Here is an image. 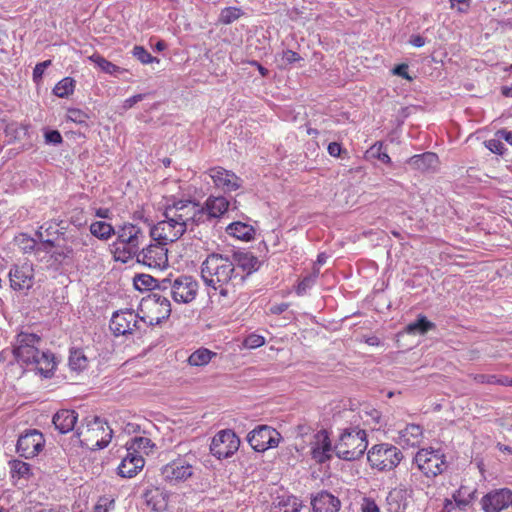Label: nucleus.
Instances as JSON below:
<instances>
[{"label": "nucleus", "instance_id": "cd10ccee", "mask_svg": "<svg viewBox=\"0 0 512 512\" xmlns=\"http://www.w3.org/2000/svg\"><path fill=\"white\" fill-rule=\"evenodd\" d=\"M226 232L239 240L250 241L254 239L255 229L243 222H233L226 228Z\"/></svg>", "mask_w": 512, "mask_h": 512}, {"label": "nucleus", "instance_id": "20e7f679", "mask_svg": "<svg viewBox=\"0 0 512 512\" xmlns=\"http://www.w3.org/2000/svg\"><path fill=\"white\" fill-rule=\"evenodd\" d=\"M117 241L114 244L115 260L123 263L133 259L141 250L147 235L145 230L137 224L124 223L116 231Z\"/></svg>", "mask_w": 512, "mask_h": 512}, {"label": "nucleus", "instance_id": "c9c22d12", "mask_svg": "<svg viewBox=\"0 0 512 512\" xmlns=\"http://www.w3.org/2000/svg\"><path fill=\"white\" fill-rule=\"evenodd\" d=\"M434 328V323L430 322L425 316H419L418 319L407 326V332L425 334Z\"/></svg>", "mask_w": 512, "mask_h": 512}, {"label": "nucleus", "instance_id": "9b49d317", "mask_svg": "<svg viewBox=\"0 0 512 512\" xmlns=\"http://www.w3.org/2000/svg\"><path fill=\"white\" fill-rule=\"evenodd\" d=\"M148 442L149 439L144 437L134 438L133 444L131 447L127 448V454L118 466L119 476L123 478H132L143 469L145 460L143 456L136 451V448H140L142 444H147Z\"/></svg>", "mask_w": 512, "mask_h": 512}, {"label": "nucleus", "instance_id": "39448f33", "mask_svg": "<svg viewBox=\"0 0 512 512\" xmlns=\"http://www.w3.org/2000/svg\"><path fill=\"white\" fill-rule=\"evenodd\" d=\"M112 433V429L102 418H81L76 430L81 445L93 451L108 446Z\"/></svg>", "mask_w": 512, "mask_h": 512}, {"label": "nucleus", "instance_id": "ddd939ff", "mask_svg": "<svg viewBox=\"0 0 512 512\" xmlns=\"http://www.w3.org/2000/svg\"><path fill=\"white\" fill-rule=\"evenodd\" d=\"M280 438V433L268 425H260L247 435L250 446L257 452L277 447Z\"/></svg>", "mask_w": 512, "mask_h": 512}, {"label": "nucleus", "instance_id": "0eeeda50", "mask_svg": "<svg viewBox=\"0 0 512 512\" xmlns=\"http://www.w3.org/2000/svg\"><path fill=\"white\" fill-rule=\"evenodd\" d=\"M171 311L170 300L159 293H151L142 298L138 307L140 321L150 326L168 319Z\"/></svg>", "mask_w": 512, "mask_h": 512}, {"label": "nucleus", "instance_id": "864d4df0", "mask_svg": "<svg viewBox=\"0 0 512 512\" xmlns=\"http://www.w3.org/2000/svg\"><path fill=\"white\" fill-rule=\"evenodd\" d=\"M394 75L400 76L406 80L411 81L412 77L408 74V65L405 63L395 66L392 70Z\"/></svg>", "mask_w": 512, "mask_h": 512}, {"label": "nucleus", "instance_id": "4c0bfd02", "mask_svg": "<svg viewBox=\"0 0 512 512\" xmlns=\"http://www.w3.org/2000/svg\"><path fill=\"white\" fill-rule=\"evenodd\" d=\"M11 475L13 478H28L31 475L30 465L21 460L10 461Z\"/></svg>", "mask_w": 512, "mask_h": 512}, {"label": "nucleus", "instance_id": "412c9836", "mask_svg": "<svg viewBox=\"0 0 512 512\" xmlns=\"http://www.w3.org/2000/svg\"><path fill=\"white\" fill-rule=\"evenodd\" d=\"M194 473L193 466L184 459H177L162 468V475L169 481H185Z\"/></svg>", "mask_w": 512, "mask_h": 512}, {"label": "nucleus", "instance_id": "ea45409f", "mask_svg": "<svg viewBox=\"0 0 512 512\" xmlns=\"http://www.w3.org/2000/svg\"><path fill=\"white\" fill-rule=\"evenodd\" d=\"M132 54L142 64H150L153 62H159V59L153 57L143 46L136 45L132 50Z\"/></svg>", "mask_w": 512, "mask_h": 512}, {"label": "nucleus", "instance_id": "4d7b16f0", "mask_svg": "<svg viewBox=\"0 0 512 512\" xmlns=\"http://www.w3.org/2000/svg\"><path fill=\"white\" fill-rule=\"evenodd\" d=\"M283 59L287 62V63H294V62H298L301 60V56L293 51V50H290V49H287L283 52Z\"/></svg>", "mask_w": 512, "mask_h": 512}, {"label": "nucleus", "instance_id": "1a4fd4ad", "mask_svg": "<svg viewBox=\"0 0 512 512\" xmlns=\"http://www.w3.org/2000/svg\"><path fill=\"white\" fill-rule=\"evenodd\" d=\"M367 459L372 468L379 471H390L399 465L403 459V454L396 446L378 444L368 451Z\"/></svg>", "mask_w": 512, "mask_h": 512}, {"label": "nucleus", "instance_id": "4468645a", "mask_svg": "<svg viewBox=\"0 0 512 512\" xmlns=\"http://www.w3.org/2000/svg\"><path fill=\"white\" fill-rule=\"evenodd\" d=\"M240 439L232 430H222L212 439L211 453L218 459L231 457L239 448Z\"/></svg>", "mask_w": 512, "mask_h": 512}, {"label": "nucleus", "instance_id": "7ed1b4c3", "mask_svg": "<svg viewBox=\"0 0 512 512\" xmlns=\"http://www.w3.org/2000/svg\"><path fill=\"white\" fill-rule=\"evenodd\" d=\"M201 276L207 286L226 297L233 286L232 280L236 277L234 263L228 256L210 254L202 263Z\"/></svg>", "mask_w": 512, "mask_h": 512}, {"label": "nucleus", "instance_id": "4be33fe9", "mask_svg": "<svg viewBox=\"0 0 512 512\" xmlns=\"http://www.w3.org/2000/svg\"><path fill=\"white\" fill-rule=\"evenodd\" d=\"M340 500L328 491H320L311 498L313 512H338Z\"/></svg>", "mask_w": 512, "mask_h": 512}, {"label": "nucleus", "instance_id": "72a5a7b5", "mask_svg": "<svg viewBox=\"0 0 512 512\" xmlns=\"http://www.w3.org/2000/svg\"><path fill=\"white\" fill-rule=\"evenodd\" d=\"M243 14L244 12L239 7H225L221 10L218 21L220 24L229 25L238 20Z\"/></svg>", "mask_w": 512, "mask_h": 512}, {"label": "nucleus", "instance_id": "603ef678", "mask_svg": "<svg viewBox=\"0 0 512 512\" xmlns=\"http://www.w3.org/2000/svg\"><path fill=\"white\" fill-rule=\"evenodd\" d=\"M114 506V500L108 498H100L94 508V512H109L110 507Z\"/></svg>", "mask_w": 512, "mask_h": 512}, {"label": "nucleus", "instance_id": "aec40b11", "mask_svg": "<svg viewBox=\"0 0 512 512\" xmlns=\"http://www.w3.org/2000/svg\"><path fill=\"white\" fill-rule=\"evenodd\" d=\"M481 505L484 512H501L512 507V491L508 488L493 490L482 497Z\"/></svg>", "mask_w": 512, "mask_h": 512}, {"label": "nucleus", "instance_id": "bf43d9fd", "mask_svg": "<svg viewBox=\"0 0 512 512\" xmlns=\"http://www.w3.org/2000/svg\"><path fill=\"white\" fill-rule=\"evenodd\" d=\"M289 307L288 303L274 304L270 307L269 311L271 314L280 315L285 312Z\"/></svg>", "mask_w": 512, "mask_h": 512}, {"label": "nucleus", "instance_id": "6e6552de", "mask_svg": "<svg viewBox=\"0 0 512 512\" xmlns=\"http://www.w3.org/2000/svg\"><path fill=\"white\" fill-rule=\"evenodd\" d=\"M413 462L417 465L418 470L429 478L442 474L447 468L444 453L440 449L432 447L419 449Z\"/></svg>", "mask_w": 512, "mask_h": 512}, {"label": "nucleus", "instance_id": "393cba45", "mask_svg": "<svg viewBox=\"0 0 512 512\" xmlns=\"http://www.w3.org/2000/svg\"><path fill=\"white\" fill-rule=\"evenodd\" d=\"M423 440V428L418 424H409L399 431V444L417 447Z\"/></svg>", "mask_w": 512, "mask_h": 512}, {"label": "nucleus", "instance_id": "69168bd1", "mask_svg": "<svg viewBox=\"0 0 512 512\" xmlns=\"http://www.w3.org/2000/svg\"><path fill=\"white\" fill-rule=\"evenodd\" d=\"M111 215V211L108 208H98L95 210V216L106 219L109 218Z\"/></svg>", "mask_w": 512, "mask_h": 512}, {"label": "nucleus", "instance_id": "a19ab883", "mask_svg": "<svg viewBox=\"0 0 512 512\" xmlns=\"http://www.w3.org/2000/svg\"><path fill=\"white\" fill-rule=\"evenodd\" d=\"M238 263L241 267L250 273L255 270L258 265V259L250 253L240 254L238 257Z\"/></svg>", "mask_w": 512, "mask_h": 512}, {"label": "nucleus", "instance_id": "37998d69", "mask_svg": "<svg viewBox=\"0 0 512 512\" xmlns=\"http://www.w3.org/2000/svg\"><path fill=\"white\" fill-rule=\"evenodd\" d=\"M370 151H371L372 155L375 158H377L378 160H380L381 162H383L385 164L391 163L390 156L385 151H383V143L382 142H376L375 144H373L370 148Z\"/></svg>", "mask_w": 512, "mask_h": 512}, {"label": "nucleus", "instance_id": "79ce46f5", "mask_svg": "<svg viewBox=\"0 0 512 512\" xmlns=\"http://www.w3.org/2000/svg\"><path fill=\"white\" fill-rule=\"evenodd\" d=\"M67 119L77 124H85L89 119V116L81 109L70 108L67 110Z\"/></svg>", "mask_w": 512, "mask_h": 512}, {"label": "nucleus", "instance_id": "58836bf2", "mask_svg": "<svg viewBox=\"0 0 512 512\" xmlns=\"http://www.w3.org/2000/svg\"><path fill=\"white\" fill-rule=\"evenodd\" d=\"M134 286L137 290H152L157 286V280L150 275L140 274L134 278Z\"/></svg>", "mask_w": 512, "mask_h": 512}, {"label": "nucleus", "instance_id": "e433bc0d", "mask_svg": "<svg viewBox=\"0 0 512 512\" xmlns=\"http://www.w3.org/2000/svg\"><path fill=\"white\" fill-rule=\"evenodd\" d=\"M68 220L75 227V229L79 230L84 228L88 223V219L83 208L72 209L68 214Z\"/></svg>", "mask_w": 512, "mask_h": 512}, {"label": "nucleus", "instance_id": "de8ad7c7", "mask_svg": "<svg viewBox=\"0 0 512 512\" xmlns=\"http://www.w3.org/2000/svg\"><path fill=\"white\" fill-rule=\"evenodd\" d=\"M51 65V60L38 63L33 69V79L38 81L42 78L44 70Z\"/></svg>", "mask_w": 512, "mask_h": 512}, {"label": "nucleus", "instance_id": "3c124183", "mask_svg": "<svg viewBox=\"0 0 512 512\" xmlns=\"http://www.w3.org/2000/svg\"><path fill=\"white\" fill-rule=\"evenodd\" d=\"M449 2L451 8L457 5L456 9L459 13H467L471 5V0H449Z\"/></svg>", "mask_w": 512, "mask_h": 512}, {"label": "nucleus", "instance_id": "f3484780", "mask_svg": "<svg viewBox=\"0 0 512 512\" xmlns=\"http://www.w3.org/2000/svg\"><path fill=\"white\" fill-rule=\"evenodd\" d=\"M140 315L132 310H120L112 315L110 329L115 335H126L139 329Z\"/></svg>", "mask_w": 512, "mask_h": 512}, {"label": "nucleus", "instance_id": "423d86ee", "mask_svg": "<svg viewBox=\"0 0 512 512\" xmlns=\"http://www.w3.org/2000/svg\"><path fill=\"white\" fill-rule=\"evenodd\" d=\"M365 430L359 428L344 429L334 445L337 457L346 461L359 459L366 451L368 441Z\"/></svg>", "mask_w": 512, "mask_h": 512}, {"label": "nucleus", "instance_id": "6e6d98bb", "mask_svg": "<svg viewBox=\"0 0 512 512\" xmlns=\"http://www.w3.org/2000/svg\"><path fill=\"white\" fill-rule=\"evenodd\" d=\"M362 512H380L376 502L371 498H364Z\"/></svg>", "mask_w": 512, "mask_h": 512}, {"label": "nucleus", "instance_id": "a18cd8bd", "mask_svg": "<svg viewBox=\"0 0 512 512\" xmlns=\"http://www.w3.org/2000/svg\"><path fill=\"white\" fill-rule=\"evenodd\" d=\"M486 147L493 153L502 155L506 148L504 144L502 143V139L499 137L490 139L486 142Z\"/></svg>", "mask_w": 512, "mask_h": 512}, {"label": "nucleus", "instance_id": "49530a36", "mask_svg": "<svg viewBox=\"0 0 512 512\" xmlns=\"http://www.w3.org/2000/svg\"><path fill=\"white\" fill-rule=\"evenodd\" d=\"M472 378L478 384L495 385L497 381V375L491 374H475Z\"/></svg>", "mask_w": 512, "mask_h": 512}, {"label": "nucleus", "instance_id": "8fccbe9b", "mask_svg": "<svg viewBox=\"0 0 512 512\" xmlns=\"http://www.w3.org/2000/svg\"><path fill=\"white\" fill-rule=\"evenodd\" d=\"M69 248V243L62 242L61 244H58L54 251L55 257L72 258L74 254H68V251L70 250Z\"/></svg>", "mask_w": 512, "mask_h": 512}, {"label": "nucleus", "instance_id": "f8f14e48", "mask_svg": "<svg viewBox=\"0 0 512 512\" xmlns=\"http://www.w3.org/2000/svg\"><path fill=\"white\" fill-rule=\"evenodd\" d=\"M165 243H151L135 256L137 261L151 269L164 270L168 267V249Z\"/></svg>", "mask_w": 512, "mask_h": 512}, {"label": "nucleus", "instance_id": "c85d7f7f", "mask_svg": "<svg viewBox=\"0 0 512 512\" xmlns=\"http://www.w3.org/2000/svg\"><path fill=\"white\" fill-rule=\"evenodd\" d=\"M217 356L216 352L209 350L208 348L201 347L190 354L187 362L193 367H202L208 365L213 358Z\"/></svg>", "mask_w": 512, "mask_h": 512}, {"label": "nucleus", "instance_id": "338daca9", "mask_svg": "<svg viewBox=\"0 0 512 512\" xmlns=\"http://www.w3.org/2000/svg\"><path fill=\"white\" fill-rule=\"evenodd\" d=\"M54 416L60 417V416H78V412L75 410H69V409H61L57 411Z\"/></svg>", "mask_w": 512, "mask_h": 512}, {"label": "nucleus", "instance_id": "dca6fc26", "mask_svg": "<svg viewBox=\"0 0 512 512\" xmlns=\"http://www.w3.org/2000/svg\"><path fill=\"white\" fill-rule=\"evenodd\" d=\"M207 174L214 186L224 193L237 191L243 186V180L236 173L224 167H211L207 170Z\"/></svg>", "mask_w": 512, "mask_h": 512}, {"label": "nucleus", "instance_id": "c03bdc74", "mask_svg": "<svg viewBox=\"0 0 512 512\" xmlns=\"http://www.w3.org/2000/svg\"><path fill=\"white\" fill-rule=\"evenodd\" d=\"M244 346L250 349H255L265 344V338L261 335L252 333L248 335L243 342Z\"/></svg>", "mask_w": 512, "mask_h": 512}, {"label": "nucleus", "instance_id": "774afa93", "mask_svg": "<svg viewBox=\"0 0 512 512\" xmlns=\"http://www.w3.org/2000/svg\"><path fill=\"white\" fill-rule=\"evenodd\" d=\"M495 385L512 386V379L506 376H497V381Z\"/></svg>", "mask_w": 512, "mask_h": 512}, {"label": "nucleus", "instance_id": "5fc2aeb1", "mask_svg": "<svg viewBox=\"0 0 512 512\" xmlns=\"http://www.w3.org/2000/svg\"><path fill=\"white\" fill-rule=\"evenodd\" d=\"M45 140L47 143L60 144L63 139L59 131L51 130L45 133Z\"/></svg>", "mask_w": 512, "mask_h": 512}, {"label": "nucleus", "instance_id": "c756f323", "mask_svg": "<svg viewBox=\"0 0 512 512\" xmlns=\"http://www.w3.org/2000/svg\"><path fill=\"white\" fill-rule=\"evenodd\" d=\"M76 81L72 77L61 79L53 88V93L59 98H67L74 93Z\"/></svg>", "mask_w": 512, "mask_h": 512}, {"label": "nucleus", "instance_id": "f257e3e1", "mask_svg": "<svg viewBox=\"0 0 512 512\" xmlns=\"http://www.w3.org/2000/svg\"><path fill=\"white\" fill-rule=\"evenodd\" d=\"M197 209L192 200H180L165 208L164 219L152 225L149 235L158 243H173L183 236L189 227L195 226Z\"/></svg>", "mask_w": 512, "mask_h": 512}, {"label": "nucleus", "instance_id": "2f4dec72", "mask_svg": "<svg viewBox=\"0 0 512 512\" xmlns=\"http://www.w3.org/2000/svg\"><path fill=\"white\" fill-rule=\"evenodd\" d=\"M88 60L95 63L103 72L114 75L121 72V68L105 59L102 55L94 53L88 57Z\"/></svg>", "mask_w": 512, "mask_h": 512}, {"label": "nucleus", "instance_id": "0e129e2a", "mask_svg": "<svg viewBox=\"0 0 512 512\" xmlns=\"http://www.w3.org/2000/svg\"><path fill=\"white\" fill-rule=\"evenodd\" d=\"M143 99L142 94L134 95L128 99L125 100V107L131 108L134 104L141 101Z\"/></svg>", "mask_w": 512, "mask_h": 512}, {"label": "nucleus", "instance_id": "9d476101", "mask_svg": "<svg viewBox=\"0 0 512 512\" xmlns=\"http://www.w3.org/2000/svg\"><path fill=\"white\" fill-rule=\"evenodd\" d=\"M192 205L197 209L195 212V224L199 225L209 221L212 218H219L229 209V201L224 196H209L204 205L192 201Z\"/></svg>", "mask_w": 512, "mask_h": 512}, {"label": "nucleus", "instance_id": "6ab92c4d", "mask_svg": "<svg viewBox=\"0 0 512 512\" xmlns=\"http://www.w3.org/2000/svg\"><path fill=\"white\" fill-rule=\"evenodd\" d=\"M45 440L41 432L36 429L22 434L17 441V452L24 458L36 456L44 447Z\"/></svg>", "mask_w": 512, "mask_h": 512}, {"label": "nucleus", "instance_id": "13d9d810", "mask_svg": "<svg viewBox=\"0 0 512 512\" xmlns=\"http://www.w3.org/2000/svg\"><path fill=\"white\" fill-rule=\"evenodd\" d=\"M328 153L333 157H339L342 152V146L340 143L331 142L328 145Z\"/></svg>", "mask_w": 512, "mask_h": 512}, {"label": "nucleus", "instance_id": "b1692460", "mask_svg": "<svg viewBox=\"0 0 512 512\" xmlns=\"http://www.w3.org/2000/svg\"><path fill=\"white\" fill-rule=\"evenodd\" d=\"M411 496L407 486L391 490L387 496V503L391 512H404Z\"/></svg>", "mask_w": 512, "mask_h": 512}, {"label": "nucleus", "instance_id": "a878e982", "mask_svg": "<svg viewBox=\"0 0 512 512\" xmlns=\"http://www.w3.org/2000/svg\"><path fill=\"white\" fill-rule=\"evenodd\" d=\"M407 163L414 170L426 172L436 168L438 157L435 153L426 152L421 155H414L407 160Z\"/></svg>", "mask_w": 512, "mask_h": 512}, {"label": "nucleus", "instance_id": "f03ea898", "mask_svg": "<svg viewBox=\"0 0 512 512\" xmlns=\"http://www.w3.org/2000/svg\"><path fill=\"white\" fill-rule=\"evenodd\" d=\"M40 343L41 337L37 334L20 332L16 337L13 355L20 365L48 378L56 370L57 362L53 353L38 348Z\"/></svg>", "mask_w": 512, "mask_h": 512}, {"label": "nucleus", "instance_id": "052dcab7", "mask_svg": "<svg viewBox=\"0 0 512 512\" xmlns=\"http://www.w3.org/2000/svg\"><path fill=\"white\" fill-rule=\"evenodd\" d=\"M496 137H499L502 140H505L510 145H512V131H507L505 129L499 130L495 134Z\"/></svg>", "mask_w": 512, "mask_h": 512}, {"label": "nucleus", "instance_id": "bb28decb", "mask_svg": "<svg viewBox=\"0 0 512 512\" xmlns=\"http://www.w3.org/2000/svg\"><path fill=\"white\" fill-rule=\"evenodd\" d=\"M88 238L89 235L83 230L70 229L63 234L62 242L69 243L70 250L68 254H75L87 245Z\"/></svg>", "mask_w": 512, "mask_h": 512}, {"label": "nucleus", "instance_id": "a211bd4d", "mask_svg": "<svg viewBox=\"0 0 512 512\" xmlns=\"http://www.w3.org/2000/svg\"><path fill=\"white\" fill-rule=\"evenodd\" d=\"M10 287L14 291H24L32 288L34 284V269L32 264H15L9 271Z\"/></svg>", "mask_w": 512, "mask_h": 512}, {"label": "nucleus", "instance_id": "09e8293b", "mask_svg": "<svg viewBox=\"0 0 512 512\" xmlns=\"http://www.w3.org/2000/svg\"><path fill=\"white\" fill-rule=\"evenodd\" d=\"M318 437H322L321 440V449L323 454H327L328 452L334 451V447L331 445V441L328 437V434L325 430L318 433Z\"/></svg>", "mask_w": 512, "mask_h": 512}, {"label": "nucleus", "instance_id": "473e14b6", "mask_svg": "<svg viewBox=\"0 0 512 512\" xmlns=\"http://www.w3.org/2000/svg\"><path fill=\"white\" fill-rule=\"evenodd\" d=\"M80 419L81 418H52V423L61 434H66L70 431L76 433L77 426L80 425Z\"/></svg>", "mask_w": 512, "mask_h": 512}, {"label": "nucleus", "instance_id": "f704fd0d", "mask_svg": "<svg viewBox=\"0 0 512 512\" xmlns=\"http://www.w3.org/2000/svg\"><path fill=\"white\" fill-rule=\"evenodd\" d=\"M14 243L24 254L31 253L37 246L36 240L26 233L15 236Z\"/></svg>", "mask_w": 512, "mask_h": 512}, {"label": "nucleus", "instance_id": "e2e57ef3", "mask_svg": "<svg viewBox=\"0 0 512 512\" xmlns=\"http://www.w3.org/2000/svg\"><path fill=\"white\" fill-rule=\"evenodd\" d=\"M410 43L414 46V47H422L425 45V38L422 37L421 35H413L411 38H410Z\"/></svg>", "mask_w": 512, "mask_h": 512}, {"label": "nucleus", "instance_id": "7c9ffc66", "mask_svg": "<svg viewBox=\"0 0 512 512\" xmlns=\"http://www.w3.org/2000/svg\"><path fill=\"white\" fill-rule=\"evenodd\" d=\"M90 232L93 236L107 240L113 234H116L113 226L110 223L104 221H96L90 225Z\"/></svg>", "mask_w": 512, "mask_h": 512}, {"label": "nucleus", "instance_id": "2eb2a0df", "mask_svg": "<svg viewBox=\"0 0 512 512\" xmlns=\"http://www.w3.org/2000/svg\"><path fill=\"white\" fill-rule=\"evenodd\" d=\"M199 284L192 276L181 275L170 284V294L177 303H190L198 293Z\"/></svg>", "mask_w": 512, "mask_h": 512}, {"label": "nucleus", "instance_id": "680f3d73", "mask_svg": "<svg viewBox=\"0 0 512 512\" xmlns=\"http://www.w3.org/2000/svg\"><path fill=\"white\" fill-rule=\"evenodd\" d=\"M310 282L311 279L308 277L301 280L296 288V293L298 295H302L306 291L307 287L310 285Z\"/></svg>", "mask_w": 512, "mask_h": 512}, {"label": "nucleus", "instance_id": "5701e85b", "mask_svg": "<svg viewBox=\"0 0 512 512\" xmlns=\"http://www.w3.org/2000/svg\"><path fill=\"white\" fill-rule=\"evenodd\" d=\"M90 358L83 348H71L68 356V368L71 373L80 375L90 367Z\"/></svg>", "mask_w": 512, "mask_h": 512}]
</instances>
